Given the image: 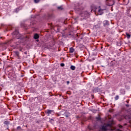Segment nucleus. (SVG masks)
Returning <instances> with one entry per match:
<instances>
[{
    "instance_id": "obj_9",
    "label": "nucleus",
    "mask_w": 131,
    "mask_h": 131,
    "mask_svg": "<svg viewBox=\"0 0 131 131\" xmlns=\"http://www.w3.org/2000/svg\"><path fill=\"white\" fill-rule=\"evenodd\" d=\"M103 26L104 27L109 26V21L108 20H104L103 21Z\"/></svg>"
},
{
    "instance_id": "obj_12",
    "label": "nucleus",
    "mask_w": 131,
    "mask_h": 131,
    "mask_svg": "<svg viewBox=\"0 0 131 131\" xmlns=\"http://www.w3.org/2000/svg\"><path fill=\"white\" fill-rule=\"evenodd\" d=\"M126 35L128 39L130 38L131 35L127 32H126Z\"/></svg>"
},
{
    "instance_id": "obj_29",
    "label": "nucleus",
    "mask_w": 131,
    "mask_h": 131,
    "mask_svg": "<svg viewBox=\"0 0 131 131\" xmlns=\"http://www.w3.org/2000/svg\"><path fill=\"white\" fill-rule=\"evenodd\" d=\"M1 63H2L1 62H0V64H1Z\"/></svg>"
},
{
    "instance_id": "obj_22",
    "label": "nucleus",
    "mask_w": 131,
    "mask_h": 131,
    "mask_svg": "<svg viewBox=\"0 0 131 131\" xmlns=\"http://www.w3.org/2000/svg\"><path fill=\"white\" fill-rule=\"evenodd\" d=\"M70 83V82L69 81H67V84L68 85H69Z\"/></svg>"
},
{
    "instance_id": "obj_11",
    "label": "nucleus",
    "mask_w": 131,
    "mask_h": 131,
    "mask_svg": "<svg viewBox=\"0 0 131 131\" xmlns=\"http://www.w3.org/2000/svg\"><path fill=\"white\" fill-rule=\"evenodd\" d=\"M100 89L98 87L95 88L94 90V91L95 92H100Z\"/></svg>"
},
{
    "instance_id": "obj_28",
    "label": "nucleus",
    "mask_w": 131,
    "mask_h": 131,
    "mask_svg": "<svg viewBox=\"0 0 131 131\" xmlns=\"http://www.w3.org/2000/svg\"><path fill=\"white\" fill-rule=\"evenodd\" d=\"M36 41H37V42H38V41H39V39L37 40Z\"/></svg>"
},
{
    "instance_id": "obj_21",
    "label": "nucleus",
    "mask_w": 131,
    "mask_h": 131,
    "mask_svg": "<svg viewBox=\"0 0 131 131\" xmlns=\"http://www.w3.org/2000/svg\"><path fill=\"white\" fill-rule=\"evenodd\" d=\"M60 66L63 67L65 66V64H64V63H60Z\"/></svg>"
},
{
    "instance_id": "obj_18",
    "label": "nucleus",
    "mask_w": 131,
    "mask_h": 131,
    "mask_svg": "<svg viewBox=\"0 0 131 131\" xmlns=\"http://www.w3.org/2000/svg\"><path fill=\"white\" fill-rule=\"evenodd\" d=\"M119 96L118 95H116L115 97V100H118L119 99Z\"/></svg>"
},
{
    "instance_id": "obj_20",
    "label": "nucleus",
    "mask_w": 131,
    "mask_h": 131,
    "mask_svg": "<svg viewBox=\"0 0 131 131\" xmlns=\"http://www.w3.org/2000/svg\"><path fill=\"white\" fill-rule=\"evenodd\" d=\"M15 54H16V55L17 56H19V53L18 51H16V52H15Z\"/></svg>"
},
{
    "instance_id": "obj_7",
    "label": "nucleus",
    "mask_w": 131,
    "mask_h": 131,
    "mask_svg": "<svg viewBox=\"0 0 131 131\" xmlns=\"http://www.w3.org/2000/svg\"><path fill=\"white\" fill-rule=\"evenodd\" d=\"M107 126H110V125L109 124H108L106 126H102L101 129L104 131H106V130H107Z\"/></svg>"
},
{
    "instance_id": "obj_24",
    "label": "nucleus",
    "mask_w": 131,
    "mask_h": 131,
    "mask_svg": "<svg viewBox=\"0 0 131 131\" xmlns=\"http://www.w3.org/2000/svg\"><path fill=\"white\" fill-rule=\"evenodd\" d=\"M34 25V24L33 23H31V25Z\"/></svg>"
},
{
    "instance_id": "obj_27",
    "label": "nucleus",
    "mask_w": 131,
    "mask_h": 131,
    "mask_svg": "<svg viewBox=\"0 0 131 131\" xmlns=\"http://www.w3.org/2000/svg\"><path fill=\"white\" fill-rule=\"evenodd\" d=\"M2 38V37H0V39H1Z\"/></svg>"
},
{
    "instance_id": "obj_17",
    "label": "nucleus",
    "mask_w": 131,
    "mask_h": 131,
    "mask_svg": "<svg viewBox=\"0 0 131 131\" xmlns=\"http://www.w3.org/2000/svg\"><path fill=\"white\" fill-rule=\"evenodd\" d=\"M35 4H38L40 2V0H34Z\"/></svg>"
},
{
    "instance_id": "obj_10",
    "label": "nucleus",
    "mask_w": 131,
    "mask_h": 131,
    "mask_svg": "<svg viewBox=\"0 0 131 131\" xmlns=\"http://www.w3.org/2000/svg\"><path fill=\"white\" fill-rule=\"evenodd\" d=\"M103 14V10L99 9L98 10V15H101Z\"/></svg>"
},
{
    "instance_id": "obj_14",
    "label": "nucleus",
    "mask_w": 131,
    "mask_h": 131,
    "mask_svg": "<svg viewBox=\"0 0 131 131\" xmlns=\"http://www.w3.org/2000/svg\"><path fill=\"white\" fill-rule=\"evenodd\" d=\"M70 69H71V70H73V71H74L75 70V69H76V67H75V66H71V67H70Z\"/></svg>"
},
{
    "instance_id": "obj_23",
    "label": "nucleus",
    "mask_w": 131,
    "mask_h": 131,
    "mask_svg": "<svg viewBox=\"0 0 131 131\" xmlns=\"http://www.w3.org/2000/svg\"><path fill=\"white\" fill-rule=\"evenodd\" d=\"M17 129H19V128H21V127L20 126H18V127H17Z\"/></svg>"
},
{
    "instance_id": "obj_25",
    "label": "nucleus",
    "mask_w": 131,
    "mask_h": 131,
    "mask_svg": "<svg viewBox=\"0 0 131 131\" xmlns=\"http://www.w3.org/2000/svg\"><path fill=\"white\" fill-rule=\"evenodd\" d=\"M120 127L121 128L122 127V126H121V125H120Z\"/></svg>"
},
{
    "instance_id": "obj_6",
    "label": "nucleus",
    "mask_w": 131,
    "mask_h": 131,
    "mask_svg": "<svg viewBox=\"0 0 131 131\" xmlns=\"http://www.w3.org/2000/svg\"><path fill=\"white\" fill-rule=\"evenodd\" d=\"M21 27L22 28H24V29H25L26 30H27L29 29V27H28L27 25L24 23H22L21 24Z\"/></svg>"
},
{
    "instance_id": "obj_16",
    "label": "nucleus",
    "mask_w": 131,
    "mask_h": 131,
    "mask_svg": "<svg viewBox=\"0 0 131 131\" xmlns=\"http://www.w3.org/2000/svg\"><path fill=\"white\" fill-rule=\"evenodd\" d=\"M10 123V122H8V121H5L4 122V124H6V125H9Z\"/></svg>"
},
{
    "instance_id": "obj_8",
    "label": "nucleus",
    "mask_w": 131,
    "mask_h": 131,
    "mask_svg": "<svg viewBox=\"0 0 131 131\" xmlns=\"http://www.w3.org/2000/svg\"><path fill=\"white\" fill-rule=\"evenodd\" d=\"M40 37V36L37 33H35L34 35V39H38Z\"/></svg>"
},
{
    "instance_id": "obj_26",
    "label": "nucleus",
    "mask_w": 131,
    "mask_h": 131,
    "mask_svg": "<svg viewBox=\"0 0 131 131\" xmlns=\"http://www.w3.org/2000/svg\"><path fill=\"white\" fill-rule=\"evenodd\" d=\"M126 106L127 107H128V105H127V104H126Z\"/></svg>"
},
{
    "instance_id": "obj_1",
    "label": "nucleus",
    "mask_w": 131,
    "mask_h": 131,
    "mask_svg": "<svg viewBox=\"0 0 131 131\" xmlns=\"http://www.w3.org/2000/svg\"><path fill=\"white\" fill-rule=\"evenodd\" d=\"M12 35L15 36V37L17 39H19L21 38V35L19 33L18 30H15L14 32L12 33Z\"/></svg>"
},
{
    "instance_id": "obj_4",
    "label": "nucleus",
    "mask_w": 131,
    "mask_h": 131,
    "mask_svg": "<svg viewBox=\"0 0 131 131\" xmlns=\"http://www.w3.org/2000/svg\"><path fill=\"white\" fill-rule=\"evenodd\" d=\"M54 112L55 111L53 110L47 109L45 111V113L47 114L48 116H50V115L54 113Z\"/></svg>"
},
{
    "instance_id": "obj_19",
    "label": "nucleus",
    "mask_w": 131,
    "mask_h": 131,
    "mask_svg": "<svg viewBox=\"0 0 131 131\" xmlns=\"http://www.w3.org/2000/svg\"><path fill=\"white\" fill-rule=\"evenodd\" d=\"M57 9H58V10H63V8L62 7V6L58 7H57Z\"/></svg>"
},
{
    "instance_id": "obj_5",
    "label": "nucleus",
    "mask_w": 131,
    "mask_h": 131,
    "mask_svg": "<svg viewBox=\"0 0 131 131\" xmlns=\"http://www.w3.org/2000/svg\"><path fill=\"white\" fill-rule=\"evenodd\" d=\"M89 15V13L87 11H84L81 13V16L82 17H86Z\"/></svg>"
},
{
    "instance_id": "obj_15",
    "label": "nucleus",
    "mask_w": 131,
    "mask_h": 131,
    "mask_svg": "<svg viewBox=\"0 0 131 131\" xmlns=\"http://www.w3.org/2000/svg\"><path fill=\"white\" fill-rule=\"evenodd\" d=\"M96 119L97 121H100L101 120V117L100 116H99V115H98V117H96Z\"/></svg>"
},
{
    "instance_id": "obj_2",
    "label": "nucleus",
    "mask_w": 131,
    "mask_h": 131,
    "mask_svg": "<svg viewBox=\"0 0 131 131\" xmlns=\"http://www.w3.org/2000/svg\"><path fill=\"white\" fill-rule=\"evenodd\" d=\"M1 27H4L6 29V31H8L9 30L12 29V26L10 25L8 26L4 24H1Z\"/></svg>"
},
{
    "instance_id": "obj_3",
    "label": "nucleus",
    "mask_w": 131,
    "mask_h": 131,
    "mask_svg": "<svg viewBox=\"0 0 131 131\" xmlns=\"http://www.w3.org/2000/svg\"><path fill=\"white\" fill-rule=\"evenodd\" d=\"M115 4L114 0H106V5L108 6H112Z\"/></svg>"
},
{
    "instance_id": "obj_13",
    "label": "nucleus",
    "mask_w": 131,
    "mask_h": 131,
    "mask_svg": "<svg viewBox=\"0 0 131 131\" xmlns=\"http://www.w3.org/2000/svg\"><path fill=\"white\" fill-rule=\"evenodd\" d=\"M74 52V49L72 47L70 48V53H73Z\"/></svg>"
}]
</instances>
